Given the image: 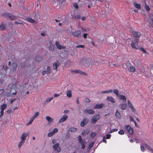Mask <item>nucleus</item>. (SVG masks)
<instances>
[{
  "instance_id": "29",
  "label": "nucleus",
  "mask_w": 153,
  "mask_h": 153,
  "mask_svg": "<svg viewBox=\"0 0 153 153\" xmlns=\"http://www.w3.org/2000/svg\"><path fill=\"white\" fill-rule=\"evenodd\" d=\"M72 92L70 90H68L67 92V96L68 97H70L72 96Z\"/></svg>"
},
{
  "instance_id": "52",
  "label": "nucleus",
  "mask_w": 153,
  "mask_h": 153,
  "mask_svg": "<svg viewBox=\"0 0 153 153\" xmlns=\"http://www.w3.org/2000/svg\"><path fill=\"white\" fill-rule=\"evenodd\" d=\"M74 18L77 19H79L80 18V16L79 15H76L74 16Z\"/></svg>"
},
{
  "instance_id": "63",
  "label": "nucleus",
  "mask_w": 153,
  "mask_h": 153,
  "mask_svg": "<svg viewBox=\"0 0 153 153\" xmlns=\"http://www.w3.org/2000/svg\"><path fill=\"white\" fill-rule=\"evenodd\" d=\"M51 48L52 50V51H53L54 49L53 46H50V50L51 49Z\"/></svg>"
},
{
  "instance_id": "38",
  "label": "nucleus",
  "mask_w": 153,
  "mask_h": 153,
  "mask_svg": "<svg viewBox=\"0 0 153 153\" xmlns=\"http://www.w3.org/2000/svg\"><path fill=\"white\" fill-rule=\"evenodd\" d=\"M140 50H141V51L143 53L148 54V53H147V51L146 50H145V49L143 47L140 48Z\"/></svg>"
},
{
  "instance_id": "55",
  "label": "nucleus",
  "mask_w": 153,
  "mask_h": 153,
  "mask_svg": "<svg viewBox=\"0 0 153 153\" xmlns=\"http://www.w3.org/2000/svg\"><path fill=\"white\" fill-rule=\"evenodd\" d=\"M4 92V90L3 89H0V95L2 94Z\"/></svg>"
},
{
  "instance_id": "45",
  "label": "nucleus",
  "mask_w": 153,
  "mask_h": 153,
  "mask_svg": "<svg viewBox=\"0 0 153 153\" xmlns=\"http://www.w3.org/2000/svg\"><path fill=\"white\" fill-rule=\"evenodd\" d=\"M145 9L147 11H149L150 10V9L148 5H147L145 4Z\"/></svg>"
},
{
  "instance_id": "9",
  "label": "nucleus",
  "mask_w": 153,
  "mask_h": 153,
  "mask_svg": "<svg viewBox=\"0 0 153 153\" xmlns=\"http://www.w3.org/2000/svg\"><path fill=\"white\" fill-rule=\"evenodd\" d=\"M55 44L57 48L59 49H64L65 48V46L61 45L58 41L56 42Z\"/></svg>"
},
{
  "instance_id": "50",
  "label": "nucleus",
  "mask_w": 153,
  "mask_h": 153,
  "mask_svg": "<svg viewBox=\"0 0 153 153\" xmlns=\"http://www.w3.org/2000/svg\"><path fill=\"white\" fill-rule=\"evenodd\" d=\"M129 119H130V120L131 121H132L134 123L136 121L134 119V118L131 117H129Z\"/></svg>"
},
{
  "instance_id": "27",
  "label": "nucleus",
  "mask_w": 153,
  "mask_h": 153,
  "mask_svg": "<svg viewBox=\"0 0 153 153\" xmlns=\"http://www.w3.org/2000/svg\"><path fill=\"white\" fill-rule=\"evenodd\" d=\"M89 132V129H87L86 130H84L82 131V135H86L88 134Z\"/></svg>"
},
{
  "instance_id": "36",
  "label": "nucleus",
  "mask_w": 153,
  "mask_h": 153,
  "mask_svg": "<svg viewBox=\"0 0 153 153\" xmlns=\"http://www.w3.org/2000/svg\"><path fill=\"white\" fill-rule=\"evenodd\" d=\"M113 92L117 96V97H118L119 96V92H118V90L117 89H114V91Z\"/></svg>"
},
{
  "instance_id": "22",
  "label": "nucleus",
  "mask_w": 153,
  "mask_h": 153,
  "mask_svg": "<svg viewBox=\"0 0 153 153\" xmlns=\"http://www.w3.org/2000/svg\"><path fill=\"white\" fill-rule=\"evenodd\" d=\"M138 43H135L134 42H134H132L131 44V47L132 48L135 49L136 50L138 49V48L135 47V45H137Z\"/></svg>"
},
{
  "instance_id": "14",
  "label": "nucleus",
  "mask_w": 153,
  "mask_h": 153,
  "mask_svg": "<svg viewBox=\"0 0 153 153\" xmlns=\"http://www.w3.org/2000/svg\"><path fill=\"white\" fill-rule=\"evenodd\" d=\"M103 106V104L102 103L100 104H97L94 107V109H100L102 108Z\"/></svg>"
},
{
  "instance_id": "32",
  "label": "nucleus",
  "mask_w": 153,
  "mask_h": 153,
  "mask_svg": "<svg viewBox=\"0 0 153 153\" xmlns=\"http://www.w3.org/2000/svg\"><path fill=\"white\" fill-rule=\"evenodd\" d=\"M113 91L112 90V89H110L108 90L105 91H103L101 92L102 94H104L105 93H111Z\"/></svg>"
},
{
  "instance_id": "12",
  "label": "nucleus",
  "mask_w": 153,
  "mask_h": 153,
  "mask_svg": "<svg viewBox=\"0 0 153 153\" xmlns=\"http://www.w3.org/2000/svg\"><path fill=\"white\" fill-rule=\"evenodd\" d=\"M68 116L66 115H64L63 117H62L60 120H59V123H62L65 120L67 119Z\"/></svg>"
},
{
  "instance_id": "7",
  "label": "nucleus",
  "mask_w": 153,
  "mask_h": 153,
  "mask_svg": "<svg viewBox=\"0 0 153 153\" xmlns=\"http://www.w3.org/2000/svg\"><path fill=\"white\" fill-rule=\"evenodd\" d=\"M100 118V116L99 115H96L94 116L92 119V123H94L99 119Z\"/></svg>"
},
{
  "instance_id": "30",
  "label": "nucleus",
  "mask_w": 153,
  "mask_h": 153,
  "mask_svg": "<svg viewBox=\"0 0 153 153\" xmlns=\"http://www.w3.org/2000/svg\"><path fill=\"white\" fill-rule=\"evenodd\" d=\"M127 104H123L121 105V109L122 110L125 109L127 107Z\"/></svg>"
},
{
  "instance_id": "42",
  "label": "nucleus",
  "mask_w": 153,
  "mask_h": 153,
  "mask_svg": "<svg viewBox=\"0 0 153 153\" xmlns=\"http://www.w3.org/2000/svg\"><path fill=\"white\" fill-rule=\"evenodd\" d=\"M118 133L119 134H120L123 135V134H124V132L123 130H121L119 131H118Z\"/></svg>"
},
{
  "instance_id": "15",
  "label": "nucleus",
  "mask_w": 153,
  "mask_h": 153,
  "mask_svg": "<svg viewBox=\"0 0 153 153\" xmlns=\"http://www.w3.org/2000/svg\"><path fill=\"white\" fill-rule=\"evenodd\" d=\"M17 67V65L16 63L13 62L12 63V67L13 71H16Z\"/></svg>"
},
{
  "instance_id": "16",
  "label": "nucleus",
  "mask_w": 153,
  "mask_h": 153,
  "mask_svg": "<svg viewBox=\"0 0 153 153\" xmlns=\"http://www.w3.org/2000/svg\"><path fill=\"white\" fill-rule=\"evenodd\" d=\"M59 65L58 64V61L54 62L53 64V67L54 70H56V71H57V68L59 67Z\"/></svg>"
},
{
  "instance_id": "8",
  "label": "nucleus",
  "mask_w": 153,
  "mask_h": 153,
  "mask_svg": "<svg viewBox=\"0 0 153 153\" xmlns=\"http://www.w3.org/2000/svg\"><path fill=\"white\" fill-rule=\"evenodd\" d=\"M71 71L72 72H74L76 73H79L80 74L87 75V74L85 72L80 70H71Z\"/></svg>"
},
{
  "instance_id": "39",
  "label": "nucleus",
  "mask_w": 153,
  "mask_h": 153,
  "mask_svg": "<svg viewBox=\"0 0 153 153\" xmlns=\"http://www.w3.org/2000/svg\"><path fill=\"white\" fill-rule=\"evenodd\" d=\"M34 119L35 118H34L33 117H32L31 119H30V121L28 123L27 125H29L31 124L32 123L33 120H34Z\"/></svg>"
},
{
  "instance_id": "17",
  "label": "nucleus",
  "mask_w": 153,
  "mask_h": 153,
  "mask_svg": "<svg viewBox=\"0 0 153 153\" xmlns=\"http://www.w3.org/2000/svg\"><path fill=\"white\" fill-rule=\"evenodd\" d=\"M85 112L91 114H94L95 113V111L94 110L89 109H86L85 110Z\"/></svg>"
},
{
  "instance_id": "13",
  "label": "nucleus",
  "mask_w": 153,
  "mask_h": 153,
  "mask_svg": "<svg viewBox=\"0 0 153 153\" xmlns=\"http://www.w3.org/2000/svg\"><path fill=\"white\" fill-rule=\"evenodd\" d=\"M24 19L25 20L31 23H34V22L36 23V22L34 19L30 18L25 17Z\"/></svg>"
},
{
  "instance_id": "40",
  "label": "nucleus",
  "mask_w": 153,
  "mask_h": 153,
  "mask_svg": "<svg viewBox=\"0 0 153 153\" xmlns=\"http://www.w3.org/2000/svg\"><path fill=\"white\" fill-rule=\"evenodd\" d=\"M7 68V67L5 65H3L1 69L2 70H4V71L6 72Z\"/></svg>"
},
{
  "instance_id": "10",
  "label": "nucleus",
  "mask_w": 153,
  "mask_h": 153,
  "mask_svg": "<svg viewBox=\"0 0 153 153\" xmlns=\"http://www.w3.org/2000/svg\"><path fill=\"white\" fill-rule=\"evenodd\" d=\"M128 103L129 107L131 109L132 111L134 113H135V112L136 111V110L133 107L132 105L131 102L128 100Z\"/></svg>"
},
{
  "instance_id": "37",
  "label": "nucleus",
  "mask_w": 153,
  "mask_h": 153,
  "mask_svg": "<svg viewBox=\"0 0 153 153\" xmlns=\"http://www.w3.org/2000/svg\"><path fill=\"white\" fill-rule=\"evenodd\" d=\"M7 107V105L5 104H4L1 106V109L4 110Z\"/></svg>"
},
{
  "instance_id": "41",
  "label": "nucleus",
  "mask_w": 153,
  "mask_h": 153,
  "mask_svg": "<svg viewBox=\"0 0 153 153\" xmlns=\"http://www.w3.org/2000/svg\"><path fill=\"white\" fill-rule=\"evenodd\" d=\"M117 130H118V129L116 128L112 129L109 131V132L110 133H111L113 132L117 131Z\"/></svg>"
},
{
  "instance_id": "33",
  "label": "nucleus",
  "mask_w": 153,
  "mask_h": 153,
  "mask_svg": "<svg viewBox=\"0 0 153 153\" xmlns=\"http://www.w3.org/2000/svg\"><path fill=\"white\" fill-rule=\"evenodd\" d=\"M46 72L48 74H50L51 73V69L50 66H48L46 68Z\"/></svg>"
},
{
  "instance_id": "58",
  "label": "nucleus",
  "mask_w": 153,
  "mask_h": 153,
  "mask_svg": "<svg viewBox=\"0 0 153 153\" xmlns=\"http://www.w3.org/2000/svg\"><path fill=\"white\" fill-rule=\"evenodd\" d=\"M87 34L86 33H84L83 35V36L84 38L86 39L87 38Z\"/></svg>"
},
{
  "instance_id": "26",
  "label": "nucleus",
  "mask_w": 153,
  "mask_h": 153,
  "mask_svg": "<svg viewBox=\"0 0 153 153\" xmlns=\"http://www.w3.org/2000/svg\"><path fill=\"white\" fill-rule=\"evenodd\" d=\"M9 18L12 20H14L16 19V16L10 14L9 16Z\"/></svg>"
},
{
  "instance_id": "6",
  "label": "nucleus",
  "mask_w": 153,
  "mask_h": 153,
  "mask_svg": "<svg viewBox=\"0 0 153 153\" xmlns=\"http://www.w3.org/2000/svg\"><path fill=\"white\" fill-rule=\"evenodd\" d=\"M29 132H23L20 138L22 141H25L26 137L29 135Z\"/></svg>"
},
{
  "instance_id": "21",
  "label": "nucleus",
  "mask_w": 153,
  "mask_h": 153,
  "mask_svg": "<svg viewBox=\"0 0 153 153\" xmlns=\"http://www.w3.org/2000/svg\"><path fill=\"white\" fill-rule=\"evenodd\" d=\"M6 27L5 24L4 22L2 23L0 25V30H4Z\"/></svg>"
},
{
  "instance_id": "47",
  "label": "nucleus",
  "mask_w": 153,
  "mask_h": 153,
  "mask_svg": "<svg viewBox=\"0 0 153 153\" xmlns=\"http://www.w3.org/2000/svg\"><path fill=\"white\" fill-rule=\"evenodd\" d=\"M10 14H8L7 13H5L3 14V16L4 17H8L10 15Z\"/></svg>"
},
{
  "instance_id": "57",
  "label": "nucleus",
  "mask_w": 153,
  "mask_h": 153,
  "mask_svg": "<svg viewBox=\"0 0 153 153\" xmlns=\"http://www.w3.org/2000/svg\"><path fill=\"white\" fill-rule=\"evenodd\" d=\"M76 102L77 104H79V98L78 97H77L76 99Z\"/></svg>"
},
{
  "instance_id": "20",
  "label": "nucleus",
  "mask_w": 153,
  "mask_h": 153,
  "mask_svg": "<svg viewBox=\"0 0 153 153\" xmlns=\"http://www.w3.org/2000/svg\"><path fill=\"white\" fill-rule=\"evenodd\" d=\"M107 99L109 101L112 103H114L115 102V100L111 96L107 97Z\"/></svg>"
},
{
  "instance_id": "23",
  "label": "nucleus",
  "mask_w": 153,
  "mask_h": 153,
  "mask_svg": "<svg viewBox=\"0 0 153 153\" xmlns=\"http://www.w3.org/2000/svg\"><path fill=\"white\" fill-rule=\"evenodd\" d=\"M115 116L118 119H120L121 117V115L120 113L118 111V110H117L116 113H115Z\"/></svg>"
},
{
  "instance_id": "34",
  "label": "nucleus",
  "mask_w": 153,
  "mask_h": 153,
  "mask_svg": "<svg viewBox=\"0 0 153 153\" xmlns=\"http://www.w3.org/2000/svg\"><path fill=\"white\" fill-rule=\"evenodd\" d=\"M24 142L25 141H22L21 140V142L19 143L18 145V147L19 149L21 147V146L23 145V144L24 143Z\"/></svg>"
},
{
  "instance_id": "31",
  "label": "nucleus",
  "mask_w": 153,
  "mask_h": 153,
  "mask_svg": "<svg viewBox=\"0 0 153 153\" xmlns=\"http://www.w3.org/2000/svg\"><path fill=\"white\" fill-rule=\"evenodd\" d=\"M46 118L47 120L49 122H52L53 121V119L48 116H46Z\"/></svg>"
},
{
  "instance_id": "51",
  "label": "nucleus",
  "mask_w": 153,
  "mask_h": 153,
  "mask_svg": "<svg viewBox=\"0 0 153 153\" xmlns=\"http://www.w3.org/2000/svg\"><path fill=\"white\" fill-rule=\"evenodd\" d=\"M4 110L1 109V111H0V113H1V115H0V118L1 117V116L3 115L4 114Z\"/></svg>"
},
{
  "instance_id": "43",
  "label": "nucleus",
  "mask_w": 153,
  "mask_h": 153,
  "mask_svg": "<svg viewBox=\"0 0 153 153\" xmlns=\"http://www.w3.org/2000/svg\"><path fill=\"white\" fill-rule=\"evenodd\" d=\"M39 112H36L34 115L33 116V117L34 118H35L36 117H37L39 115Z\"/></svg>"
},
{
  "instance_id": "1",
  "label": "nucleus",
  "mask_w": 153,
  "mask_h": 153,
  "mask_svg": "<svg viewBox=\"0 0 153 153\" xmlns=\"http://www.w3.org/2000/svg\"><path fill=\"white\" fill-rule=\"evenodd\" d=\"M132 33L134 37V41L135 43H139V41L140 39V33L138 32L135 31H133Z\"/></svg>"
},
{
  "instance_id": "11",
  "label": "nucleus",
  "mask_w": 153,
  "mask_h": 153,
  "mask_svg": "<svg viewBox=\"0 0 153 153\" xmlns=\"http://www.w3.org/2000/svg\"><path fill=\"white\" fill-rule=\"evenodd\" d=\"M58 131V129L56 128H54L53 131L49 133L48 134V136L49 137H51L54 134L56 133Z\"/></svg>"
},
{
  "instance_id": "25",
  "label": "nucleus",
  "mask_w": 153,
  "mask_h": 153,
  "mask_svg": "<svg viewBox=\"0 0 153 153\" xmlns=\"http://www.w3.org/2000/svg\"><path fill=\"white\" fill-rule=\"evenodd\" d=\"M145 147L150 151L151 152H153V149L151 147L148 145L147 144H145Z\"/></svg>"
},
{
  "instance_id": "4",
  "label": "nucleus",
  "mask_w": 153,
  "mask_h": 153,
  "mask_svg": "<svg viewBox=\"0 0 153 153\" xmlns=\"http://www.w3.org/2000/svg\"><path fill=\"white\" fill-rule=\"evenodd\" d=\"M72 35L74 37H79L81 36V32L79 30H75L72 32Z\"/></svg>"
},
{
  "instance_id": "24",
  "label": "nucleus",
  "mask_w": 153,
  "mask_h": 153,
  "mask_svg": "<svg viewBox=\"0 0 153 153\" xmlns=\"http://www.w3.org/2000/svg\"><path fill=\"white\" fill-rule=\"evenodd\" d=\"M134 7L136 8L140 9L141 8V5L140 4L137 3L136 2H134Z\"/></svg>"
},
{
  "instance_id": "2",
  "label": "nucleus",
  "mask_w": 153,
  "mask_h": 153,
  "mask_svg": "<svg viewBox=\"0 0 153 153\" xmlns=\"http://www.w3.org/2000/svg\"><path fill=\"white\" fill-rule=\"evenodd\" d=\"M79 139V142L80 143L82 146V148L84 149L85 147V142L84 140H82V138L81 136L79 135L78 137Z\"/></svg>"
},
{
  "instance_id": "64",
  "label": "nucleus",
  "mask_w": 153,
  "mask_h": 153,
  "mask_svg": "<svg viewBox=\"0 0 153 153\" xmlns=\"http://www.w3.org/2000/svg\"><path fill=\"white\" fill-rule=\"evenodd\" d=\"M59 96V94H55L54 95V97H56Z\"/></svg>"
},
{
  "instance_id": "59",
  "label": "nucleus",
  "mask_w": 153,
  "mask_h": 153,
  "mask_svg": "<svg viewBox=\"0 0 153 153\" xmlns=\"http://www.w3.org/2000/svg\"><path fill=\"white\" fill-rule=\"evenodd\" d=\"M134 123L135 126H136V127H137V128L139 127V126L137 125V123L136 121L135 122H134Z\"/></svg>"
},
{
  "instance_id": "56",
  "label": "nucleus",
  "mask_w": 153,
  "mask_h": 153,
  "mask_svg": "<svg viewBox=\"0 0 153 153\" xmlns=\"http://www.w3.org/2000/svg\"><path fill=\"white\" fill-rule=\"evenodd\" d=\"M140 149H141V150L142 152H143L144 151V150H145L144 148V147L143 146H140Z\"/></svg>"
},
{
  "instance_id": "48",
  "label": "nucleus",
  "mask_w": 153,
  "mask_h": 153,
  "mask_svg": "<svg viewBox=\"0 0 153 153\" xmlns=\"http://www.w3.org/2000/svg\"><path fill=\"white\" fill-rule=\"evenodd\" d=\"M111 137V135L108 134L106 135L105 138L106 139H108L110 138Z\"/></svg>"
},
{
  "instance_id": "35",
  "label": "nucleus",
  "mask_w": 153,
  "mask_h": 153,
  "mask_svg": "<svg viewBox=\"0 0 153 153\" xmlns=\"http://www.w3.org/2000/svg\"><path fill=\"white\" fill-rule=\"evenodd\" d=\"M77 128L74 127H71L69 129V131L71 132L75 131L77 130Z\"/></svg>"
},
{
  "instance_id": "62",
  "label": "nucleus",
  "mask_w": 153,
  "mask_h": 153,
  "mask_svg": "<svg viewBox=\"0 0 153 153\" xmlns=\"http://www.w3.org/2000/svg\"><path fill=\"white\" fill-rule=\"evenodd\" d=\"M46 73V71H43L42 72V75H45V74Z\"/></svg>"
},
{
  "instance_id": "49",
  "label": "nucleus",
  "mask_w": 153,
  "mask_h": 153,
  "mask_svg": "<svg viewBox=\"0 0 153 153\" xmlns=\"http://www.w3.org/2000/svg\"><path fill=\"white\" fill-rule=\"evenodd\" d=\"M94 144V142L91 143L89 145V147L91 148H92Z\"/></svg>"
},
{
  "instance_id": "18",
  "label": "nucleus",
  "mask_w": 153,
  "mask_h": 153,
  "mask_svg": "<svg viewBox=\"0 0 153 153\" xmlns=\"http://www.w3.org/2000/svg\"><path fill=\"white\" fill-rule=\"evenodd\" d=\"M118 97L120 100H123V102H126V97L125 96L123 95H119Z\"/></svg>"
},
{
  "instance_id": "46",
  "label": "nucleus",
  "mask_w": 153,
  "mask_h": 153,
  "mask_svg": "<svg viewBox=\"0 0 153 153\" xmlns=\"http://www.w3.org/2000/svg\"><path fill=\"white\" fill-rule=\"evenodd\" d=\"M76 48H84V46L83 45H79L76 46Z\"/></svg>"
},
{
  "instance_id": "5",
  "label": "nucleus",
  "mask_w": 153,
  "mask_h": 153,
  "mask_svg": "<svg viewBox=\"0 0 153 153\" xmlns=\"http://www.w3.org/2000/svg\"><path fill=\"white\" fill-rule=\"evenodd\" d=\"M59 144L58 143H55L53 146V149L54 151H56L57 152L60 151V147L59 146Z\"/></svg>"
},
{
  "instance_id": "44",
  "label": "nucleus",
  "mask_w": 153,
  "mask_h": 153,
  "mask_svg": "<svg viewBox=\"0 0 153 153\" xmlns=\"http://www.w3.org/2000/svg\"><path fill=\"white\" fill-rule=\"evenodd\" d=\"M96 133H95L92 132L91 134V136L92 138H93L96 135Z\"/></svg>"
},
{
  "instance_id": "19",
  "label": "nucleus",
  "mask_w": 153,
  "mask_h": 153,
  "mask_svg": "<svg viewBox=\"0 0 153 153\" xmlns=\"http://www.w3.org/2000/svg\"><path fill=\"white\" fill-rule=\"evenodd\" d=\"M88 120L87 119L85 118L84 119L81 123V126H83L86 124Z\"/></svg>"
},
{
  "instance_id": "60",
  "label": "nucleus",
  "mask_w": 153,
  "mask_h": 153,
  "mask_svg": "<svg viewBox=\"0 0 153 153\" xmlns=\"http://www.w3.org/2000/svg\"><path fill=\"white\" fill-rule=\"evenodd\" d=\"M24 23L22 21H20V22H19V24H22V25H24Z\"/></svg>"
},
{
  "instance_id": "61",
  "label": "nucleus",
  "mask_w": 153,
  "mask_h": 153,
  "mask_svg": "<svg viewBox=\"0 0 153 153\" xmlns=\"http://www.w3.org/2000/svg\"><path fill=\"white\" fill-rule=\"evenodd\" d=\"M85 101L87 102H90L89 99L88 98H87L86 99Z\"/></svg>"
},
{
  "instance_id": "54",
  "label": "nucleus",
  "mask_w": 153,
  "mask_h": 153,
  "mask_svg": "<svg viewBox=\"0 0 153 153\" xmlns=\"http://www.w3.org/2000/svg\"><path fill=\"white\" fill-rule=\"evenodd\" d=\"M53 99V98L52 97H50L49 98H48L46 100V101L47 102H49L50 101H51Z\"/></svg>"
},
{
  "instance_id": "53",
  "label": "nucleus",
  "mask_w": 153,
  "mask_h": 153,
  "mask_svg": "<svg viewBox=\"0 0 153 153\" xmlns=\"http://www.w3.org/2000/svg\"><path fill=\"white\" fill-rule=\"evenodd\" d=\"M73 6L74 7H75L76 9H77L78 8V6L77 4L75 3H74Z\"/></svg>"
},
{
  "instance_id": "3",
  "label": "nucleus",
  "mask_w": 153,
  "mask_h": 153,
  "mask_svg": "<svg viewBox=\"0 0 153 153\" xmlns=\"http://www.w3.org/2000/svg\"><path fill=\"white\" fill-rule=\"evenodd\" d=\"M125 129L130 135H132L133 133V130L129 125H126L125 126Z\"/></svg>"
},
{
  "instance_id": "28",
  "label": "nucleus",
  "mask_w": 153,
  "mask_h": 153,
  "mask_svg": "<svg viewBox=\"0 0 153 153\" xmlns=\"http://www.w3.org/2000/svg\"><path fill=\"white\" fill-rule=\"evenodd\" d=\"M135 68L134 67L132 66H131L130 67L129 72H134L135 71Z\"/></svg>"
}]
</instances>
